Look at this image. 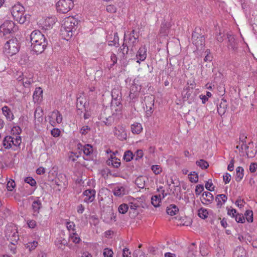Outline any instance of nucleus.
Wrapping results in <instances>:
<instances>
[{"label":"nucleus","mask_w":257,"mask_h":257,"mask_svg":"<svg viewBox=\"0 0 257 257\" xmlns=\"http://www.w3.org/2000/svg\"><path fill=\"white\" fill-rule=\"evenodd\" d=\"M51 117L54 118L58 123H60L62 121V115L58 110H54L51 114Z\"/></svg>","instance_id":"34"},{"label":"nucleus","mask_w":257,"mask_h":257,"mask_svg":"<svg viewBox=\"0 0 257 257\" xmlns=\"http://www.w3.org/2000/svg\"><path fill=\"white\" fill-rule=\"evenodd\" d=\"M201 31V30L200 28L196 27L192 35V43L198 49H202L205 45V38L204 36L200 33Z\"/></svg>","instance_id":"3"},{"label":"nucleus","mask_w":257,"mask_h":257,"mask_svg":"<svg viewBox=\"0 0 257 257\" xmlns=\"http://www.w3.org/2000/svg\"><path fill=\"white\" fill-rule=\"evenodd\" d=\"M112 99H121V93L118 87L114 88L111 90Z\"/></svg>","instance_id":"35"},{"label":"nucleus","mask_w":257,"mask_h":257,"mask_svg":"<svg viewBox=\"0 0 257 257\" xmlns=\"http://www.w3.org/2000/svg\"><path fill=\"white\" fill-rule=\"evenodd\" d=\"M61 32L64 39L68 41L72 37L75 32L72 31H68V30L61 28Z\"/></svg>","instance_id":"26"},{"label":"nucleus","mask_w":257,"mask_h":257,"mask_svg":"<svg viewBox=\"0 0 257 257\" xmlns=\"http://www.w3.org/2000/svg\"><path fill=\"white\" fill-rule=\"evenodd\" d=\"M47 45V41L43 42V43L36 42V43L31 44V47L33 51L37 55H38L39 54H41L44 51Z\"/></svg>","instance_id":"13"},{"label":"nucleus","mask_w":257,"mask_h":257,"mask_svg":"<svg viewBox=\"0 0 257 257\" xmlns=\"http://www.w3.org/2000/svg\"><path fill=\"white\" fill-rule=\"evenodd\" d=\"M108 164L111 165L114 168H117L120 165V162L119 159H117L115 157L111 158V160H109L108 161Z\"/></svg>","instance_id":"41"},{"label":"nucleus","mask_w":257,"mask_h":257,"mask_svg":"<svg viewBox=\"0 0 257 257\" xmlns=\"http://www.w3.org/2000/svg\"><path fill=\"white\" fill-rule=\"evenodd\" d=\"M113 193L115 196L120 197L127 194V190L123 186H117L113 190Z\"/></svg>","instance_id":"17"},{"label":"nucleus","mask_w":257,"mask_h":257,"mask_svg":"<svg viewBox=\"0 0 257 257\" xmlns=\"http://www.w3.org/2000/svg\"><path fill=\"white\" fill-rule=\"evenodd\" d=\"M31 44L47 41L44 35L39 30L33 31L30 35Z\"/></svg>","instance_id":"10"},{"label":"nucleus","mask_w":257,"mask_h":257,"mask_svg":"<svg viewBox=\"0 0 257 257\" xmlns=\"http://www.w3.org/2000/svg\"><path fill=\"white\" fill-rule=\"evenodd\" d=\"M143 155L144 153L143 151L142 150H138L136 152L135 154L134 155V158L135 157L136 160H138L143 157Z\"/></svg>","instance_id":"61"},{"label":"nucleus","mask_w":257,"mask_h":257,"mask_svg":"<svg viewBox=\"0 0 257 257\" xmlns=\"http://www.w3.org/2000/svg\"><path fill=\"white\" fill-rule=\"evenodd\" d=\"M193 90H191L190 88H186L184 89L182 92L184 100L187 101L191 97V95Z\"/></svg>","instance_id":"40"},{"label":"nucleus","mask_w":257,"mask_h":257,"mask_svg":"<svg viewBox=\"0 0 257 257\" xmlns=\"http://www.w3.org/2000/svg\"><path fill=\"white\" fill-rule=\"evenodd\" d=\"M38 245V242L33 241L32 242H29L26 244V247L31 251L34 250Z\"/></svg>","instance_id":"50"},{"label":"nucleus","mask_w":257,"mask_h":257,"mask_svg":"<svg viewBox=\"0 0 257 257\" xmlns=\"http://www.w3.org/2000/svg\"><path fill=\"white\" fill-rule=\"evenodd\" d=\"M228 40V47L229 49H231L233 51H236L237 49V44L235 41L234 37L231 35H227Z\"/></svg>","instance_id":"20"},{"label":"nucleus","mask_w":257,"mask_h":257,"mask_svg":"<svg viewBox=\"0 0 257 257\" xmlns=\"http://www.w3.org/2000/svg\"><path fill=\"white\" fill-rule=\"evenodd\" d=\"M43 90L41 87H37L33 93V99L36 101H38L41 96H42Z\"/></svg>","instance_id":"39"},{"label":"nucleus","mask_w":257,"mask_h":257,"mask_svg":"<svg viewBox=\"0 0 257 257\" xmlns=\"http://www.w3.org/2000/svg\"><path fill=\"white\" fill-rule=\"evenodd\" d=\"M18 242H10V244L9 245V248L13 254L17 253V246L16 244Z\"/></svg>","instance_id":"58"},{"label":"nucleus","mask_w":257,"mask_h":257,"mask_svg":"<svg viewBox=\"0 0 257 257\" xmlns=\"http://www.w3.org/2000/svg\"><path fill=\"white\" fill-rule=\"evenodd\" d=\"M12 15L14 20L20 24H23L26 22H29L30 15H24L25 8L20 4L14 5L11 10Z\"/></svg>","instance_id":"1"},{"label":"nucleus","mask_w":257,"mask_h":257,"mask_svg":"<svg viewBox=\"0 0 257 257\" xmlns=\"http://www.w3.org/2000/svg\"><path fill=\"white\" fill-rule=\"evenodd\" d=\"M227 199V196L224 194H219L215 197V200L217 202V207L220 208L222 205L225 203Z\"/></svg>","instance_id":"22"},{"label":"nucleus","mask_w":257,"mask_h":257,"mask_svg":"<svg viewBox=\"0 0 257 257\" xmlns=\"http://www.w3.org/2000/svg\"><path fill=\"white\" fill-rule=\"evenodd\" d=\"M198 215L202 219H205L207 217L208 213L207 209L201 208L198 210Z\"/></svg>","instance_id":"49"},{"label":"nucleus","mask_w":257,"mask_h":257,"mask_svg":"<svg viewBox=\"0 0 257 257\" xmlns=\"http://www.w3.org/2000/svg\"><path fill=\"white\" fill-rule=\"evenodd\" d=\"M135 183L140 188H144L145 187V180L144 177L141 176L138 177L135 180Z\"/></svg>","instance_id":"46"},{"label":"nucleus","mask_w":257,"mask_h":257,"mask_svg":"<svg viewBox=\"0 0 257 257\" xmlns=\"http://www.w3.org/2000/svg\"><path fill=\"white\" fill-rule=\"evenodd\" d=\"M24 181L26 183L30 184L32 187L35 186L36 185V182L32 177H26L25 178Z\"/></svg>","instance_id":"56"},{"label":"nucleus","mask_w":257,"mask_h":257,"mask_svg":"<svg viewBox=\"0 0 257 257\" xmlns=\"http://www.w3.org/2000/svg\"><path fill=\"white\" fill-rule=\"evenodd\" d=\"M243 171L244 170L242 167H238L236 169V177H235V180L237 182L240 181L243 177Z\"/></svg>","instance_id":"32"},{"label":"nucleus","mask_w":257,"mask_h":257,"mask_svg":"<svg viewBox=\"0 0 257 257\" xmlns=\"http://www.w3.org/2000/svg\"><path fill=\"white\" fill-rule=\"evenodd\" d=\"M103 255L104 257H113V252L111 249L106 247L103 250Z\"/></svg>","instance_id":"53"},{"label":"nucleus","mask_w":257,"mask_h":257,"mask_svg":"<svg viewBox=\"0 0 257 257\" xmlns=\"http://www.w3.org/2000/svg\"><path fill=\"white\" fill-rule=\"evenodd\" d=\"M67 228L69 231H72V232H75V225L73 222L67 221L66 223Z\"/></svg>","instance_id":"57"},{"label":"nucleus","mask_w":257,"mask_h":257,"mask_svg":"<svg viewBox=\"0 0 257 257\" xmlns=\"http://www.w3.org/2000/svg\"><path fill=\"white\" fill-rule=\"evenodd\" d=\"M25 79H23L22 83L24 87H29L30 85L33 82V74H29V76L26 75L24 76Z\"/></svg>","instance_id":"30"},{"label":"nucleus","mask_w":257,"mask_h":257,"mask_svg":"<svg viewBox=\"0 0 257 257\" xmlns=\"http://www.w3.org/2000/svg\"><path fill=\"white\" fill-rule=\"evenodd\" d=\"M114 135L120 141H124L126 139L127 134L124 127L122 125H118L114 128Z\"/></svg>","instance_id":"11"},{"label":"nucleus","mask_w":257,"mask_h":257,"mask_svg":"<svg viewBox=\"0 0 257 257\" xmlns=\"http://www.w3.org/2000/svg\"><path fill=\"white\" fill-rule=\"evenodd\" d=\"M189 180L192 183H197L198 180V176L195 172H191L189 175Z\"/></svg>","instance_id":"51"},{"label":"nucleus","mask_w":257,"mask_h":257,"mask_svg":"<svg viewBox=\"0 0 257 257\" xmlns=\"http://www.w3.org/2000/svg\"><path fill=\"white\" fill-rule=\"evenodd\" d=\"M196 252L197 250L195 247V243H192L188 247V251L187 252V257H195Z\"/></svg>","instance_id":"36"},{"label":"nucleus","mask_w":257,"mask_h":257,"mask_svg":"<svg viewBox=\"0 0 257 257\" xmlns=\"http://www.w3.org/2000/svg\"><path fill=\"white\" fill-rule=\"evenodd\" d=\"M56 23V18L51 17L47 18L43 22V27L46 30H48L52 27Z\"/></svg>","instance_id":"18"},{"label":"nucleus","mask_w":257,"mask_h":257,"mask_svg":"<svg viewBox=\"0 0 257 257\" xmlns=\"http://www.w3.org/2000/svg\"><path fill=\"white\" fill-rule=\"evenodd\" d=\"M69 239L75 243H78L81 239L76 232H72L69 235Z\"/></svg>","instance_id":"48"},{"label":"nucleus","mask_w":257,"mask_h":257,"mask_svg":"<svg viewBox=\"0 0 257 257\" xmlns=\"http://www.w3.org/2000/svg\"><path fill=\"white\" fill-rule=\"evenodd\" d=\"M204 190V186L203 185L199 184L196 186L195 194L196 195H199Z\"/></svg>","instance_id":"64"},{"label":"nucleus","mask_w":257,"mask_h":257,"mask_svg":"<svg viewBox=\"0 0 257 257\" xmlns=\"http://www.w3.org/2000/svg\"><path fill=\"white\" fill-rule=\"evenodd\" d=\"M22 143L21 137L17 136L15 139L10 136H7L5 137L3 142V145L5 149H10L13 146L19 147Z\"/></svg>","instance_id":"6"},{"label":"nucleus","mask_w":257,"mask_h":257,"mask_svg":"<svg viewBox=\"0 0 257 257\" xmlns=\"http://www.w3.org/2000/svg\"><path fill=\"white\" fill-rule=\"evenodd\" d=\"M67 241L62 237H59L56 238L55 243L59 248H62L67 244Z\"/></svg>","instance_id":"31"},{"label":"nucleus","mask_w":257,"mask_h":257,"mask_svg":"<svg viewBox=\"0 0 257 257\" xmlns=\"http://www.w3.org/2000/svg\"><path fill=\"white\" fill-rule=\"evenodd\" d=\"M179 211V209L177 206L174 204H171L167 207L166 212L168 214L173 216L176 214L177 212Z\"/></svg>","instance_id":"28"},{"label":"nucleus","mask_w":257,"mask_h":257,"mask_svg":"<svg viewBox=\"0 0 257 257\" xmlns=\"http://www.w3.org/2000/svg\"><path fill=\"white\" fill-rule=\"evenodd\" d=\"M246 251L242 247H237L233 253V257H245Z\"/></svg>","instance_id":"27"},{"label":"nucleus","mask_w":257,"mask_h":257,"mask_svg":"<svg viewBox=\"0 0 257 257\" xmlns=\"http://www.w3.org/2000/svg\"><path fill=\"white\" fill-rule=\"evenodd\" d=\"M227 108V101L225 100L222 99L219 106H217V111L219 114L220 115H223L225 113Z\"/></svg>","instance_id":"19"},{"label":"nucleus","mask_w":257,"mask_h":257,"mask_svg":"<svg viewBox=\"0 0 257 257\" xmlns=\"http://www.w3.org/2000/svg\"><path fill=\"white\" fill-rule=\"evenodd\" d=\"M91 130V128L88 125L83 126L80 130V133L82 135L85 136Z\"/></svg>","instance_id":"59"},{"label":"nucleus","mask_w":257,"mask_h":257,"mask_svg":"<svg viewBox=\"0 0 257 257\" xmlns=\"http://www.w3.org/2000/svg\"><path fill=\"white\" fill-rule=\"evenodd\" d=\"M151 169L156 175L159 174L162 172V168L159 165H152Z\"/></svg>","instance_id":"55"},{"label":"nucleus","mask_w":257,"mask_h":257,"mask_svg":"<svg viewBox=\"0 0 257 257\" xmlns=\"http://www.w3.org/2000/svg\"><path fill=\"white\" fill-rule=\"evenodd\" d=\"M43 110L40 107H37L34 113V118L39 122L43 121Z\"/></svg>","instance_id":"24"},{"label":"nucleus","mask_w":257,"mask_h":257,"mask_svg":"<svg viewBox=\"0 0 257 257\" xmlns=\"http://www.w3.org/2000/svg\"><path fill=\"white\" fill-rule=\"evenodd\" d=\"M6 237L11 242H18L19 240V236L17 229L12 226H8L5 230Z\"/></svg>","instance_id":"8"},{"label":"nucleus","mask_w":257,"mask_h":257,"mask_svg":"<svg viewBox=\"0 0 257 257\" xmlns=\"http://www.w3.org/2000/svg\"><path fill=\"white\" fill-rule=\"evenodd\" d=\"M146 57L147 49L146 47L144 46L140 47L136 55V57L138 59L137 62L140 63V61H144L146 59Z\"/></svg>","instance_id":"16"},{"label":"nucleus","mask_w":257,"mask_h":257,"mask_svg":"<svg viewBox=\"0 0 257 257\" xmlns=\"http://www.w3.org/2000/svg\"><path fill=\"white\" fill-rule=\"evenodd\" d=\"M16 186V183L13 180L9 181L7 185V188L8 191H12Z\"/></svg>","instance_id":"60"},{"label":"nucleus","mask_w":257,"mask_h":257,"mask_svg":"<svg viewBox=\"0 0 257 257\" xmlns=\"http://www.w3.org/2000/svg\"><path fill=\"white\" fill-rule=\"evenodd\" d=\"M213 199V196L210 192H205L202 195L201 200L203 204L208 205L212 203Z\"/></svg>","instance_id":"15"},{"label":"nucleus","mask_w":257,"mask_h":257,"mask_svg":"<svg viewBox=\"0 0 257 257\" xmlns=\"http://www.w3.org/2000/svg\"><path fill=\"white\" fill-rule=\"evenodd\" d=\"M134 154L132 151L128 150L125 152L123 155V159L126 162H130L134 158Z\"/></svg>","instance_id":"47"},{"label":"nucleus","mask_w":257,"mask_h":257,"mask_svg":"<svg viewBox=\"0 0 257 257\" xmlns=\"http://www.w3.org/2000/svg\"><path fill=\"white\" fill-rule=\"evenodd\" d=\"M138 36L135 30H133L128 35L124 34V42L130 47V50L133 51L135 47L138 42Z\"/></svg>","instance_id":"7"},{"label":"nucleus","mask_w":257,"mask_h":257,"mask_svg":"<svg viewBox=\"0 0 257 257\" xmlns=\"http://www.w3.org/2000/svg\"><path fill=\"white\" fill-rule=\"evenodd\" d=\"M121 99H112L111 102V107L112 108H114L116 111H117L118 109H120L121 107Z\"/></svg>","instance_id":"33"},{"label":"nucleus","mask_w":257,"mask_h":257,"mask_svg":"<svg viewBox=\"0 0 257 257\" xmlns=\"http://www.w3.org/2000/svg\"><path fill=\"white\" fill-rule=\"evenodd\" d=\"M170 27V24L168 22L162 23L160 29V35L162 36H167L169 32Z\"/></svg>","instance_id":"23"},{"label":"nucleus","mask_w":257,"mask_h":257,"mask_svg":"<svg viewBox=\"0 0 257 257\" xmlns=\"http://www.w3.org/2000/svg\"><path fill=\"white\" fill-rule=\"evenodd\" d=\"M19 46L17 39H12L5 44L4 52L6 55L13 56L19 52Z\"/></svg>","instance_id":"2"},{"label":"nucleus","mask_w":257,"mask_h":257,"mask_svg":"<svg viewBox=\"0 0 257 257\" xmlns=\"http://www.w3.org/2000/svg\"><path fill=\"white\" fill-rule=\"evenodd\" d=\"M161 199L160 194L153 196L151 198V203L154 207H157L160 205Z\"/></svg>","instance_id":"37"},{"label":"nucleus","mask_w":257,"mask_h":257,"mask_svg":"<svg viewBox=\"0 0 257 257\" xmlns=\"http://www.w3.org/2000/svg\"><path fill=\"white\" fill-rule=\"evenodd\" d=\"M78 21L73 17L67 18L62 25L61 28L67 29L69 31L75 32L76 30Z\"/></svg>","instance_id":"9"},{"label":"nucleus","mask_w":257,"mask_h":257,"mask_svg":"<svg viewBox=\"0 0 257 257\" xmlns=\"http://www.w3.org/2000/svg\"><path fill=\"white\" fill-rule=\"evenodd\" d=\"M95 190L94 189H87L83 193V195L85 197L84 199L85 202L87 203L92 202L95 198Z\"/></svg>","instance_id":"14"},{"label":"nucleus","mask_w":257,"mask_h":257,"mask_svg":"<svg viewBox=\"0 0 257 257\" xmlns=\"http://www.w3.org/2000/svg\"><path fill=\"white\" fill-rule=\"evenodd\" d=\"M82 151L86 156H88L93 152L92 147L89 144H86L84 146Z\"/></svg>","instance_id":"43"},{"label":"nucleus","mask_w":257,"mask_h":257,"mask_svg":"<svg viewBox=\"0 0 257 257\" xmlns=\"http://www.w3.org/2000/svg\"><path fill=\"white\" fill-rule=\"evenodd\" d=\"M131 130L133 134H139L142 131L143 127L141 123L136 122L132 124Z\"/></svg>","instance_id":"29"},{"label":"nucleus","mask_w":257,"mask_h":257,"mask_svg":"<svg viewBox=\"0 0 257 257\" xmlns=\"http://www.w3.org/2000/svg\"><path fill=\"white\" fill-rule=\"evenodd\" d=\"M118 41H119V38H118L117 33H114L113 40L112 41H109L108 42V44L109 46H115L116 47H117L119 45V43H118Z\"/></svg>","instance_id":"44"},{"label":"nucleus","mask_w":257,"mask_h":257,"mask_svg":"<svg viewBox=\"0 0 257 257\" xmlns=\"http://www.w3.org/2000/svg\"><path fill=\"white\" fill-rule=\"evenodd\" d=\"M144 102L146 107L154 106V97L152 95L146 96L144 99Z\"/></svg>","instance_id":"38"},{"label":"nucleus","mask_w":257,"mask_h":257,"mask_svg":"<svg viewBox=\"0 0 257 257\" xmlns=\"http://www.w3.org/2000/svg\"><path fill=\"white\" fill-rule=\"evenodd\" d=\"M128 207L126 204H122L118 207V211L120 213L124 214L128 210Z\"/></svg>","instance_id":"54"},{"label":"nucleus","mask_w":257,"mask_h":257,"mask_svg":"<svg viewBox=\"0 0 257 257\" xmlns=\"http://www.w3.org/2000/svg\"><path fill=\"white\" fill-rule=\"evenodd\" d=\"M32 207L34 213H36L37 214L39 213L40 209L42 207L41 200L39 199L34 200L32 203Z\"/></svg>","instance_id":"25"},{"label":"nucleus","mask_w":257,"mask_h":257,"mask_svg":"<svg viewBox=\"0 0 257 257\" xmlns=\"http://www.w3.org/2000/svg\"><path fill=\"white\" fill-rule=\"evenodd\" d=\"M141 89V86L139 83V80L135 79L130 88V96L131 98H134L138 94V92Z\"/></svg>","instance_id":"12"},{"label":"nucleus","mask_w":257,"mask_h":257,"mask_svg":"<svg viewBox=\"0 0 257 257\" xmlns=\"http://www.w3.org/2000/svg\"><path fill=\"white\" fill-rule=\"evenodd\" d=\"M3 114L6 117L7 120L11 121L13 120L14 116L11 109L7 106H4L2 108Z\"/></svg>","instance_id":"21"},{"label":"nucleus","mask_w":257,"mask_h":257,"mask_svg":"<svg viewBox=\"0 0 257 257\" xmlns=\"http://www.w3.org/2000/svg\"><path fill=\"white\" fill-rule=\"evenodd\" d=\"M213 184L211 182V180H208L205 183V187L207 190L209 191H212L214 189V187L213 186Z\"/></svg>","instance_id":"63"},{"label":"nucleus","mask_w":257,"mask_h":257,"mask_svg":"<svg viewBox=\"0 0 257 257\" xmlns=\"http://www.w3.org/2000/svg\"><path fill=\"white\" fill-rule=\"evenodd\" d=\"M130 47L124 42L122 46L118 50L120 53H122V57H124L125 55L127 54Z\"/></svg>","instance_id":"42"},{"label":"nucleus","mask_w":257,"mask_h":257,"mask_svg":"<svg viewBox=\"0 0 257 257\" xmlns=\"http://www.w3.org/2000/svg\"><path fill=\"white\" fill-rule=\"evenodd\" d=\"M18 30V27L12 21H6L0 26V33L3 36L11 34Z\"/></svg>","instance_id":"5"},{"label":"nucleus","mask_w":257,"mask_h":257,"mask_svg":"<svg viewBox=\"0 0 257 257\" xmlns=\"http://www.w3.org/2000/svg\"><path fill=\"white\" fill-rule=\"evenodd\" d=\"M244 215L246 220L248 222H252L253 221V212L251 210H246Z\"/></svg>","instance_id":"52"},{"label":"nucleus","mask_w":257,"mask_h":257,"mask_svg":"<svg viewBox=\"0 0 257 257\" xmlns=\"http://www.w3.org/2000/svg\"><path fill=\"white\" fill-rule=\"evenodd\" d=\"M74 6L72 0H59L56 5L57 11L62 14L69 12Z\"/></svg>","instance_id":"4"},{"label":"nucleus","mask_w":257,"mask_h":257,"mask_svg":"<svg viewBox=\"0 0 257 257\" xmlns=\"http://www.w3.org/2000/svg\"><path fill=\"white\" fill-rule=\"evenodd\" d=\"M235 220L237 222L243 223L245 221L244 216L241 214H237L235 216Z\"/></svg>","instance_id":"62"},{"label":"nucleus","mask_w":257,"mask_h":257,"mask_svg":"<svg viewBox=\"0 0 257 257\" xmlns=\"http://www.w3.org/2000/svg\"><path fill=\"white\" fill-rule=\"evenodd\" d=\"M196 164L202 169H206L209 167L208 162L203 159L196 161Z\"/></svg>","instance_id":"45"}]
</instances>
